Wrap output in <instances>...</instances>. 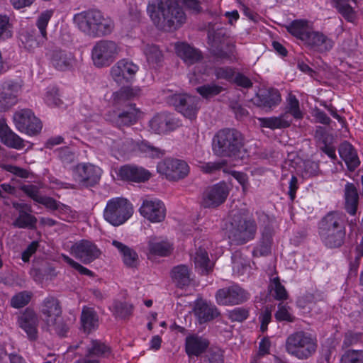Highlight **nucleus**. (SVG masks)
I'll return each mask as SVG.
<instances>
[{
	"label": "nucleus",
	"instance_id": "ddd939ff",
	"mask_svg": "<svg viewBox=\"0 0 363 363\" xmlns=\"http://www.w3.org/2000/svg\"><path fill=\"white\" fill-rule=\"evenodd\" d=\"M250 298V294L238 285L219 289L216 299L219 305L233 306L241 304Z\"/></svg>",
	"mask_w": 363,
	"mask_h": 363
},
{
	"label": "nucleus",
	"instance_id": "6e6552de",
	"mask_svg": "<svg viewBox=\"0 0 363 363\" xmlns=\"http://www.w3.org/2000/svg\"><path fill=\"white\" fill-rule=\"evenodd\" d=\"M132 216V207L123 198H113L108 201L104 211L106 220L114 226L124 223Z\"/></svg>",
	"mask_w": 363,
	"mask_h": 363
},
{
	"label": "nucleus",
	"instance_id": "4c0bfd02",
	"mask_svg": "<svg viewBox=\"0 0 363 363\" xmlns=\"http://www.w3.org/2000/svg\"><path fill=\"white\" fill-rule=\"evenodd\" d=\"M81 323L84 331L90 333L99 326L97 313L92 308L84 306L81 314Z\"/></svg>",
	"mask_w": 363,
	"mask_h": 363
},
{
	"label": "nucleus",
	"instance_id": "393cba45",
	"mask_svg": "<svg viewBox=\"0 0 363 363\" xmlns=\"http://www.w3.org/2000/svg\"><path fill=\"white\" fill-rule=\"evenodd\" d=\"M177 55L187 65H192L203 59L202 52L197 48L186 43H179L176 45Z\"/></svg>",
	"mask_w": 363,
	"mask_h": 363
},
{
	"label": "nucleus",
	"instance_id": "49530a36",
	"mask_svg": "<svg viewBox=\"0 0 363 363\" xmlns=\"http://www.w3.org/2000/svg\"><path fill=\"white\" fill-rule=\"evenodd\" d=\"M270 294L277 300H286L288 298L287 291L284 285L280 282L278 277L270 279L268 286Z\"/></svg>",
	"mask_w": 363,
	"mask_h": 363
},
{
	"label": "nucleus",
	"instance_id": "0eeeda50",
	"mask_svg": "<svg viewBox=\"0 0 363 363\" xmlns=\"http://www.w3.org/2000/svg\"><path fill=\"white\" fill-rule=\"evenodd\" d=\"M52 11L47 10L40 13L38 16L36 26L39 30L40 35L37 34L35 30H23L19 35V40L22 46L29 52L33 51L37 48L41 42L47 38L46 28L52 16Z\"/></svg>",
	"mask_w": 363,
	"mask_h": 363
},
{
	"label": "nucleus",
	"instance_id": "aec40b11",
	"mask_svg": "<svg viewBox=\"0 0 363 363\" xmlns=\"http://www.w3.org/2000/svg\"><path fill=\"white\" fill-rule=\"evenodd\" d=\"M303 43L308 50L320 53L329 52L334 46V41L331 38L313 28Z\"/></svg>",
	"mask_w": 363,
	"mask_h": 363
},
{
	"label": "nucleus",
	"instance_id": "f257e3e1",
	"mask_svg": "<svg viewBox=\"0 0 363 363\" xmlns=\"http://www.w3.org/2000/svg\"><path fill=\"white\" fill-rule=\"evenodd\" d=\"M147 13L160 30L172 32L186 21L183 8L175 0H155L147 6Z\"/></svg>",
	"mask_w": 363,
	"mask_h": 363
},
{
	"label": "nucleus",
	"instance_id": "7c9ffc66",
	"mask_svg": "<svg viewBox=\"0 0 363 363\" xmlns=\"http://www.w3.org/2000/svg\"><path fill=\"white\" fill-rule=\"evenodd\" d=\"M50 60L52 65L58 70L69 69L73 62L72 55L65 50H54L50 52Z\"/></svg>",
	"mask_w": 363,
	"mask_h": 363
},
{
	"label": "nucleus",
	"instance_id": "72a5a7b5",
	"mask_svg": "<svg viewBox=\"0 0 363 363\" xmlns=\"http://www.w3.org/2000/svg\"><path fill=\"white\" fill-rule=\"evenodd\" d=\"M112 245L118 249L122 255L123 263L126 267H137L139 262L138 255L133 249L117 240H113Z\"/></svg>",
	"mask_w": 363,
	"mask_h": 363
},
{
	"label": "nucleus",
	"instance_id": "6e6d98bb",
	"mask_svg": "<svg viewBox=\"0 0 363 363\" xmlns=\"http://www.w3.org/2000/svg\"><path fill=\"white\" fill-rule=\"evenodd\" d=\"M334 6L338 12L348 21H352L354 18V13L349 4V0H333Z\"/></svg>",
	"mask_w": 363,
	"mask_h": 363
},
{
	"label": "nucleus",
	"instance_id": "412c9836",
	"mask_svg": "<svg viewBox=\"0 0 363 363\" xmlns=\"http://www.w3.org/2000/svg\"><path fill=\"white\" fill-rule=\"evenodd\" d=\"M101 14L99 10L89 9L75 14L73 20L82 32L90 36Z\"/></svg>",
	"mask_w": 363,
	"mask_h": 363
},
{
	"label": "nucleus",
	"instance_id": "680f3d73",
	"mask_svg": "<svg viewBox=\"0 0 363 363\" xmlns=\"http://www.w3.org/2000/svg\"><path fill=\"white\" fill-rule=\"evenodd\" d=\"M140 151L146 154L147 156L150 157H160L164 155V151L154 147L147 142H141L137 144Z\"/></svg>",
	"mask_w": 363,
	"mask_h": 363
},
{
	"label": "nucleus",
	"instance_id": "0e129e2a",
	"mask_svg": "<svg viewBox=\"0 0 363 363\" xmlns=\"http://www.w3.org/2000/svg\"><path fill=\"white\" fill-rule=\"evenodd\" d=\"M214 74L218 79L232 81L235 77L234 69L230 67H219L214 69Z\"/></svg>",
	"mask_w": 363,
	"mask_h": 363
},
{
	"label": "nucleus",
	"instance_id": "ea45409f",
	"mask_svg": "<svg viewBox=\"0 0 363 363\" xmlns=\"http://www.w3.org/2000/svg\"><path fill=\"white\" fill-rule=\"evenodd\" d=\"M140 89L130 86H123L118 91L113 94V104L115 106H125L128 101L138 96Z\"/></svg>",
	"mask_w": 363,
	"mask_h": 363
},
{
	"label": "nucleus",
	"instance_id": "c9c22d12",
	"mask_svg": "<svg viewBox=\"0 0 363 363\" xmlns=\"http://www.w3.org/2000/svg\"><path fill=\"white\" fill-rule=\"evenodd\" d=\"M345 199L346 211L350 215H354L359 203V194L357 189L354 184H346L345 187Z\"/></svg>",
	"mask_w": 363,
	"mask_h": 363
},
{
	"label": "nucleus",
	"instance_id": "b1692460",
	"mask_svg": "<svg viewBox=\"0 0 363 363\" xmlns=\"http://www.w3.org/2000/svg\"><path fill=\"white\" fill-rule=\"evenodd\" d=\"M281 98L279 91L276 89L260 90L255 98V104L266 111H271L280 102Z\"/></svg>",
	"mask_w": 363,
	"mask_h": 363
},
{
	"label": "nucleus",
	"instance_id": "f8f14e48",
	"mask_svg": "<svg viewBox=\"0 0 363 363\" xmlns=\"http://www.w3.org/2000/svg\"><path fill=\"white\" fill-rule=\"evenodd\" d=\"M13 121L16 128L21 133L29 135H34L40 133L42 129L41 121L35 117L30 109H21L13 115Z\"/></svg>",
	"mask_w": 363,
	"mask_h": 363
},
{
	"label": "nucleus",
	"instance_id": "2eb2a0df",
	"mask_svg": "<svg viewBox=\"0 0 363 363\" xmlns=\"http://www.w3.org/2000/svg\"><path fill=\"white\" fill-rule=\"evenodd\" d=\"M138 67L125 59L119 60L110 70V74L118 85L124 86L130 82L135 77Z\"/></svg>",
	"mask_w": 363,
	"mask_h": 363
},
{
	"label": "nucleus",
	"instance_id": "20e7f679",
	"mask_svg": "<svg viewBox=\"0 0 363 363\" xmlns=\"http://www.w3.org/2000/svg\"><path fill=\"white\" fill-rule=\"evenodd\" d=\"M289 353L300 359L311 357L317 348L316 340L311 334L299 331L290 335L286 342Z\"/></svg>",
	"mask_w": 363,
	"mask_h": 363
},
{
	"label": "nucleus",
	"instance_id": "09e8293b",
	"mask_svg": "<svg viewBox=\"0 0 363 363\" xmlns=\"http://www.w3.org/2000/svg\"><path fill=\"white\" fill-rule=\"evenodd\" d=\"M325 299L324 294L320 291H315L313 292H307L303 296H301L298 301L297 304L301 308H305L308 305L316 303L319 301H323Z\"/></svg>",
	"mask_w": 363,
	"mask_h": 363
},
{
	"label": "nucleus",
	"instance_id": "cd10ccee",
	"mask_svg": "<svg viewBox=\"0 0 363 363\" xmlns=\"http://www.w3.org/2000/svg\"><path fill=\"white\" fill-rule=\"evenodd\" d=\"M194 311L199 323L211 321L220 315L216 306L203 301H197Z\"/></svg>",
	"mask_w": 363,
	"mask_h": 363
},
{
	"label": "nucleus",
	"instance_id": "e2e57ef3",
	"mask_svg": "<svg viewBox=\"0 0 363 363\" xmlns=\"http://www.w3.org/2000/svg\"><path fill=\"white\" fill-rule=\"evenodd\" d=\"M227 316L232 322H242L248 318L249 310L246 308L238 307L229 311Z\"/></svg>",
	"mask_w": 363,
	"mask_h": 363
},
{
	"label": "nucleus",
	"instance_id": "774afa93",
	"mask_svg": "<svg viewBox=\"0 0 363 363\" xmlns=\"http://www.w3.org/2000/svg\"><path fill=\"white\" fill-rule=\"evenodd\" d=\"M11 35L9 18L6 16H0V40H5Z\"/></svg>",
	"mask_w": 363,
	"mask_h": 363
},
{
	"label": "nucleus",
	"instance_id": "9d476101",
	"mask_svg": "<svg viewBox=\"0 0 363 363\" xmlns=\"http://www.w3.org/2000/svg\"><path fill=\"white\" fill-rule=\"evenodd\" d=\"M102 170L90 163L78 164L73 169V177L81 187H91L101 179Z\"/></svg>",
	"mask_w": 363,
	"mask_h": 363
},
{
	"label": "nucleus",
	"instance_id": "3c124183",
	"mask_svg": "<svg viewBox=\"0 0 363 363\" xmlns=\"http://www.w3.org/2000/svg\"><path fill=\"white\" fill-rule=\"evenodd\" d=\"M133 306L127 302L115 301L113 304V313L116 318L125 319L133 313Z\"/></svg>",
	"mask_w": 363,
	"mask_h": 363
},
{
	"label": "nucleus",
	"instance_id": "6ab92c4d",
	"mask_svg": "<svg viewBox=\"0 0 363 363\" xmlns=\"http://www.w3.org/2000/svg\"><path fill=\"white\" fill-rule=\"evenodd\" d=\"M18 326L26 333L28 338L34 341L38 339V326L39 318L38 314L31 308H26L18 316Z\"/></svg>",
	"mask_w": 363,
	"mask_h": 363
},
{
	"label": "nucleus",
	"instance_id": "f3484780",
	"mask_svg": "<svg viewBox=\"0 0 363 363\" xmlns=\"http://www.w3.org/2000/svg\"><path fill=\"white\" fill-rule=\"evenodd\" d=\"M142 216L152 223H160L164 220L166 208L159 199H145L139 209Z\"/></svg>",
	"mask_w": 363,
	"mask_h": 363
},
{
	"label": "nucleus",
	"instance_id": "c85d7f7f",
	"mask_svg": "<svg viewBox=\"0 0 363 363\" xmlns=\"http://www.w3.org/2000/svg\"><path fill=\"white\" fill-rule=\"evenodd\" d=\"M0 138L9 147L19 150L24 147L23 140L11 130L4 119L0 120Z\"/></svg>",
	"mask_w": 363,
	"mask_h": 363
},
{
	"label": "nucleus",
	"instance_id": "79ce46f5",
	"mask_svg": "<svg viewBox=\"0 0 363 363\" xmlns=\"http://www.w3.org/2000/svg\"><path fill=\"white\" fill-rule=\"evenodd\" d=\"M194 259L195 267L201 274L207 275L212 272L213 263L210 261L206 250L199 248L195 253Z\"/></svg>",
	"mask_w": 363,
	"mask_h": 363
},
{
	"label": "nucleus",
	"instance_id": "c756f323",
	"mask_svg": "<svg viewBox=\"0 0 363 363\" xmlns=\"http://www.w3.org/2000/svg\"><path fill=\"white\" fill-rule=\"evenodd\" d=\"M20 88L17 83L11 84L4 88L0 94V109L1 111H5L16 104Z\"/></svg>",
	"mask_w": 363,
	"mask_h": 363
},
{
	"label": "nucleus",
	"instance_id": "9b49d317",
	"mask_svg": "<svg viewBox=\"0 0 363 363\" xmlns=\"http://www.w3.org/2000/svg\"><path fill=\"white\" fill-rule=\"evenodd\" d=\"M157 172L165 175L169 180L178 181L185 178L189 173L188 164L181 160L167 158L158 163Z\"/></svg>",
	"mask_w": 363,
	"mask_h": 363
},
{
	"label": "nucleus",
	"instance_id": "a18cd8bd",
	"mask_svg": "<svg viewBox=\"0 0 363 363\" xmlns=\"http://www.w3.org/2000/svg\"><path fill=\"white\" fill-rule=\"evenodd\" d=\"M143 52L147 62L153 66L158 65L163 60L162 52L157 45L147 44L143 48Z\"/></svg>",
	"mask_w": 363,
	"mask_h": 363
},
{
	"label": "nucleus",
	"instance_id": "37998d69",
	"mask_svg": "<svg viewBox=\"0 0 363 363\" xmlns=\"http://www.w3.org/2000/svg\"><path fill=\"white\" fill-rule=\"evenodd\" d=\"M111 352L110 347L104 342L92 340L86 348V355L91 359H97L107 357Z\"/></svg>",
	"mask_w": 363,
	"mask_h": 363
},
{
	"label": "nucleus",
	"instance_id": "dca6fc26",
	"mask_svg": "<svg viewBox=\"0 0 363 363\" xmlns=\"http://www.w3.org/2000/svg\"><path fill=\"white\" fill-rule=\"evenodd\" d=\"M71 253L80 262L87 264L98 259L101 252L92 242L81 240L72 246Z\"/></svg>",
	"mask_w": 363,
	"mask_h": 363
},
{
	"label": "nucleus",
	"instance_id": "f704fd0d",
	"mask_svg": "<svg viewBox=\"0 0 363 363\" xmlns=\"http://www.w3.org/2000/svg\"><path fill=\"white\" fill-rule=\"evenodd\" d=\"M209 342L198 335H190L186 338V352L189 355L198 356L208 347Z\"/></svg>",
	"mask_w": 363,
	"mask_h": 363
},
{
	"label": "nucleus",
	"instance_id": "13d9d810",
	"mask_svg": "<svg viewBox=\"0 0 363 363\" xmlns=\"http://www.w3.org/2000/svg\"><path fill=\"white\" fill-rule=\"evenodd\" d=\"M340 363H363V350H346L341 355Z\"/></svg>",
	"mask_w": 363,
	"mask_h": 363
},
{
	"label": "nucleus",
	"instance_id": "f03ea898",
	"mask_svg": "<svg viewBox=\"0 0 363 363\" xmlns=\"http://www.w3.org/2000/svg\"><path fill=\"white\" fill-rule=\"evenodd\" d=\"M345 216L340 212L327 213L318 223V234L324 245L330 248L339 247L345 239Z\"/></svg>",
	"mask_w": 363,
	"mask_h": 363
},
{
	"label": "nucleus",
	"instance_id": "58836bf2",
	"mask_svg": "<svg viewBox=\"0 0 363 363\" xmlns=\"http://www.w3.org/2000/svg\"><path fill=\"white\" fill-rule=\"evenodd\" d=\"M261 127L270 129L285 128L292 123L291 118L287 113H283L278 117L258 118Z\"/></svg>",
	"mask_w": 363,
	"mask_h": 363
},
{
	"label": "nucleus",
	"instance_id": "4d7b16f0",
	"mask_svg": "<svg viewBox=\"0 0 363 363\" xmlns=\"http://www.w3.org/2000/svg\"><path fill=\"white\" fill-rule=\"evenodd\" d=\"M290 117L292 116L296 119H301L303 118V114L300 110L299 101L294 95H289L287 99V105L286 106V111Z\"/></svg>",
	"mask_w": 363,
	"mask_h": 363
},
{
	"label": "nucleus",
	"instance_id": "423d86ee",
	"mask_svg": "<svg viewBox=\"0 0 363 363\" xmlns=\"http://www.w3.org/2000/svg\"><path fill=\"white\" fill-rule=\"evenodd\" d=\"M257 232L255 222L242 217H234L228 230V237L232 244L240 245L253 240Z\"/></svg>",
	"mask_w": 363,
	"mask_h": 363
},
{
	"label": "nucleus",
	"instance_id": "1a4fd4ad",
	"mask_svg": "<svg viewBox=\"0 0 363 363\" xmlns=\"http://www.w3.org/2000/svg\"><path fill=\"white\" fill-rule=\"evenodd\" d=\"M119 51L120 48L114 41L101 40L91 50L93 63L99 68L108 67L116 59Z\"/></svg>",
	"mask_w": 363,
	"mask_h": 363
},
{
	"label": "nucleus",
	"instance_id": "4468645a",
	"mask_svg": "<svg viewBox=\"0 0 363 363\" xmlns=\"http://www.w3.org/2000/svg\"><path fill=\"white\" fill-rule=\"evenodd\" d=\"M229 194L226 183L220 182L208 187L203 193L201 206L203 208H216L225 202Z\"/></svg>",
	"mask_w": 363,
	"mask_h": 363
},
{
	"label": "nucleus",
	"instance_id": "603ef678",
	"mask_svg": "<svg viewBox=\"0 0 363 363\" xmlns=\"http://www.w3.org/2000/svg\"><path fill=\"white\" fill-rule=\"evenodd\" d=\"M361 343H363V333L348 330L344 334L342 348L349 349Z\"/></svg>",
	"mask_w": 363,
	"mask_h": 363
},
{
	"label": "nucleus",
	"instance_id": "de8ad7c7",
	"mask_svg": "<svg viewBox=\"0 0 363 363\" xmlns=\"http://www.w3.org/2000/svg\"><path fill=\"white\" fill-rule=\"evenodd\" d=\"M30 212H21L16 219L13 221V226L18 228L34 229L36 228L37 218L29 213Z\"/></svg>",
	"mask_w": 363,
	"mask_h": 363
},
{
	"label": "nucleus",
	"instance_id": "864d4df0",
	"mask_svg": "<svg viewBox=\"0 0 363 363\" xmlns=\"http://www.w3.org/2000/svg\"><path fill=\"white\" fill-rule=\"evenodd\" d=\"M196 91L203 98L209 99L218 95L223 88L215 83L206 84L196 87Z\"/></svg>",
	"mask_w": 363,
	"mask_h": 363
},
{
	"label": "nucleus",
	"instance_id": "2f4dec72",
	"mask_svg": "<svg viewBox=\"0 0 363 363\" xmlns=\"http://www.w3.org/2000/svg\"><path fill=\"white\" fill-rule=\"evenodd\" d=\"M171 277L175 285L182 289L191 283V270L186 264L175 266L171 270Z\"/></svg>",
	"mask_w": 363,
	"mask_h": 363
},
{
	"label": "nucleus",
	"instance_id": "69168bd1",
	"mask_svg": "<svg viewBox=\"0 0 363 363\" xmlns=\"http://www.w3.org/2000/svg\"><path fill=\"white\" fill-rule=\"evenodd\" d=\"M45 101L50 106H60L62 104V101L60 98L59 91L55 87L47 91Z\"/></svg>",
	"mask_w": 363,
	"mask_h": 363
},
{
	"label": "nucleus",
	"instance_id": "39448f33",
	"mask_svg": "<svg viewBox=\"0 0 363 363\" xmlns=\"http://www.w3.org/2000/svg\"><path fill=\"white\" fill-rule=\"evenodd\" d=\"M41 313L48 328L53 330L60 336H64L67 333L69 327L62 318V309L57 298L52 296L45 298Z\"/></svg>",
	"mask_w": 363,
	"mask_h": 363
},
{
	"label": "nucleus",
	"instance_id": "a19ab883",
	"mask_svg": "<svg viewBox=\"0 0 363 363\" xmlns=\"http://www.w3.org/2000/svg\"><path fill=\"white\" fill-rule=\"evenodd\" d=\"M208 43L211 47L220 46L225 43L228 38L226 30L209 23L207 26Z\"/></svg>",
	"mask_w": 363,
	"mask_h": 363
},
{
	"label": "nucleus",
	"instance_id": "a211bd4d",
	"mask_svg": "<svg viewBox=\"0 0 363 363\" xmlns=\"http://www.w3.org/2000/svg\"><path fill=\"white\" fill-rule=\"evenodd\" d=\"M172 103L185 117L192 120L196 118L200 99L187 94H176L172 97Z\"/></svg>",
	"mask_w": 363,
	"mask_h": 363
},
{
	"label": "nucleus",
	"instance_id": "bf43d9fd",
	"mask_svg": "<svg viewBox=\"0 0 363 363\" xmlns=\"http://www.w3.org/2000/svg\"><path fill=\"white\" fill-rule=\"evenodd\" d=\"M38 203L45 206L51 211H58L60 213H66L69 211V206L49 196H43Z\"/></svg>",
	"mask_w": 363,
	"mask_h": 363
},
{
	"label": "nucleus",
	"instance_id": "4be33fe9",
	"mask_svg": "<svg viewBox=\"0 0 363 363\" xmlns=\"http://www.w3.org/2000/svg\"><path fill=\"white\" fill-rule=\"evenodd\" d=\"M138 113L135 104H128L122 109L118 108L114 111L111 120L118 128L130 126L136 123Z\"/></svg>",
	"mask_w": 363,
	"mask_h": 363
},
{
	"label": "nucleus",
	"instance_id": "052dcab7",
	"mask_svg": "<svg viewBox=\"0 0 363 363\" xmlns=\"http://www.w3.org/2000/svg\"><path fill=\"white\" fill-rule=\"evenodd\" d=\"M32 297V293L23 291L15 294L11 299V306L14 308H21L28 304Z\"/></svg>",
	"mask_w": 363,
	"mask_h": 363
},
{
	"label": "nucleus",
	"instance_id": "473e14b6",
	"mask_svg": "<svg viewBox=\"0 0 363 363\" xmlns=\"http://www.w3.org/2000/svg\"><path fill=\"white\" fill-rule=\"evenodd\" d=\"M339 154L350 171L354 170L359 164L357 152L348 142H344L340 145Z\"/></svg>",
	"mask_w": 363,
	"mask_h": 363
},
{
	"label": "nucleus",
	"instance_id": "5701e85b",
	"mask_svg": "<svg viewBox=\"0 0 363 363\" xmlns=\"http://www.w3.org/2000/svg\"><path fill=\"white\" fill-rule=\"evenodd\" d=\"M179 126V121L172 115L165 113L157 114L150 121V128L158 134L173 130Z\"/></svg>",
	"mask_w": 363,
	"mask_h": 363
},
{
	"label": "nucleus",
	"instance_id": "bb28decb",
	"mask_svg": "<svg viewBox=\"0 0 363 363\" xmlns=\"http://www.w3.org/2000/svg\"><path fill=\"white\" fill-rule=\"evenodd\" d=\"M262 218L264 220H267V223L262 230V237L257 246L253 250L254 255H267L271 250L273 228L269 221L268 217L266 215H264Z\"/></svg>",
	"mask_w": 363,
	"mask_h": 363
},
{
	"label": "nucleus",
	"instance_id": "338daca9",
	"mask_svg": "<svg viewBox=\"0 0 363 363\" xmlns=\"http://www.w3.org/2000/svg\"><path fill=\"white\" fill-rule=\"evenodd\" d=\"M288 307L283 303L278 305V310L275 313V318L278 321H287L292 323L295 320V317L292 315L288 310Z\"/></svg>",
	"mask_w": 363,
	"mask_h": 363
},
{
	"label": "nucleus",
	"instance_id": "a878e982",
	"mask_svg": "<svg viewBox=\"0 0 363 363\" xmlns=\"http://www.w3.org/2000/svg\"><path fill=\"white\" fill-rule=\"evenodd\" d=\"M118 176L123 180L144 182L149 179L150 174L148 171L142 167L127 164L120 168Z\"/></svg>",
	"mask_w": 363,
	"mask_h": 363
},
{
	"label": "nucleus",
	"instance_id": "5fc2aeb1",
	"mask_svg": "<svg viewBox=\"0 0 363 363\" xmlns=\"http://www.w3.org/2000/svg\"><path fill=\"white\" fill-rule=\"evenodd\" d=\"M138 143L133 139L125 138L113 142V149L117 150L121 155H125L135 150Z\"/></svg>",
	"mask_w": 363,
	"mask_h": 363
},
{
	"label": "nucleus",
	"instance_id": "8fccbe9b",
	"mask_svg": "<svg viewBox=\"0 0 363 363\" xmlns=\"http://www.w3.org/2000/svg\"><path fill=\"white\" fill-rule=\"evenodd\" d=\"M148 247L150 253L159 256H167L172 250L171 245L168 242L157 241L155 239L149 241Z\"/></svg>",
	"mask_w": 363,
	"mask_h": 363
},
{
	"label": "nucleus",
	"instance_id": "7ed1b4c3",
	"mask_svg": "<svg viewBox=\"0 0 363 363\" xmlns=\"http://www.w3.org/2000/svg\"><path fill=\"white\" fill-rule=\"evenodd\" d=\"M244 145L241 133L234 128L220 130L213 139V151L220 157H233L237 155Z\"/></svg>",
	"mask_w": 363,
	"mask_h": 363
},
{
	"label": "nucleus",
	"instance_id": "c03bdc74",
	"mask_svg": "<svg viewBox=\"0 0 363 363\" xmlns=\"http://www.w3.org/2000/svg\"><path fill=\"white\" fill-rule=\"evenodd\" d=\"M114 29L113 21L102 13L101 19L97 21V24L93 29L90 37L97 38L110 35Z\"/></svg>",
	"mask_w": 363,
	"mask_h": 363
},
{
	"label": "nucleus",
	"instance_id": "e433bc0d",
	"mask_svg": "<svg viewBox=\"0 0 363 363\" xmlns=\"http://www.w3.org/2000/svg\"><path fill=\"white\" fill-rule=\"evenodd\" d=\"M287 31L296 38L305 41L312 28L306 20H294L286 26Z\"/></svg>",
	"mask_w": 363,
	"mask_h": 363
}]
</instances>
